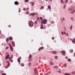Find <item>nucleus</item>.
<instances>
[{
    "instance_id": "9d476101",
    "label": "nucleus",
    "mask_w": 75,
    "mask_h": 75,
    "mask_svg": "<svg viewBox=\"0 0 75 75\" xmlns=\"http://www.w3.org/2000/svg\"><path fill=\"white\" fill-rule=\"evenodd\" d=\"M44 47H40V48L38 49V51H40V50H42V49H44Z\"/></svg>"
},
{
    "instance_id": "c756f323",
    "label": "nucleus",
    "mask_w": 75,
    "mask_h": 75,
    "mask_svg": "<svg viewBox=\"0 0 75 75\" xmlns=\"http://www.w3.org/2000/svg\"><path fill=\"white\" fill-rule=\"evenodd\" d=\"M32 6H33L34 5V2H33L32 3Z\"/></svg>"
},
{
    "instance_id": "338daca9",
    "label": "nucleus",
    "mask_w": 75,
    "mask_h": 75,
    "mask_svg": "<svg viewBox=\"0 0 75 75\" xmlns=\"http://www.w3.org/2000/svg\"><path fill=\"white\" fill-rule=\"evenodd\" d=\"M67 57H66V59H67Z\"/></svg>"
},
{
    "instance_id": "cd10ccee",
    "label": "nucleus",
    "mask_w": 75,
    "mask_h": 75,
    "mask_svg": "<svg viewBox=\"0 0 75 75\" xmlns=\"http://www.w3.org/2000/svg\"><path fill=\"white\" fill-rule=\"evenodd\" d=\"M55 58L56 59H58V56H56L55 57Z\"/></svg>"
},
{
    "instance_id": "49530a36",
    "label": "nucleus",
    "mask_w": 75,
    "mask_h": 75,
    "mask_svg": "<svg viewBox=\"0 0 75 75\" xmlns=\"http://www.w3.org/2000/svg\"><path fill=\"white\" fill-rule=\"evenodd\" d=\"M2 75H6V74L5 73H3L2 74Z\"/></svg>"
},
{
    "instance_id": "de8ad7c7",
    "label": "nucleus",
    "mask_w": 75,
    "mask_h": 75,
    "mask_svg": "<svg viewBox=\"0 0 75 75\" xmlns=\"http://www.w3.org/2000/svg\"><path fill=\"white\" fill-rule=\"evenodd\" d=\"M64 35H65V34H66V33L65 32V31H64Z\"/></svg>"
},
{
    "instance_id": "864d4df0",
    "label": "nucleus",
    "mask_w": 75,
    "mask_h": 75,
    "mask_svg": "<svg viewBox=\"0 0 75 75\" xmlns=\"http://www.w3.org/2000/svg\"><path fill=\"white\" fill-rule=\"evenodd\" d=\"M10 61L11 62H13V60H11Z\"/></svg>"
},
{
    "instance_id": "6e6552de",
    "label": "nucleus",
    "mask_w": 75,
    "mask_h": 75,
    "mask_svg": "<svg viewBox=\"0 0 75 75\" xmlns=\"http://www.w3.org/2000/svg\"><path fill=\"white\" fill-rule=\"evenodd\" d=\"M72 42L73 43V44H75V38L73 39L72 40Z\"/></svg>"
},
{
    "instance_id": "20e7f679",
    "label": "nucleus",
    "mask_w": 75,
    "mask_h": 75,
    "mask_svg": "<svg viewBox=\"0 0 75 75\" xmlns=\"http://www.w3.org/2000/svg\"><path fill=\"white\" fill-rule=\"evenodd\" d=\"M8 45H9V46L10 47V49H11V51H13V47H12V46L11 45V44H8Z\"/></svg>"
},
{
    "instance_id": "37998d69",
    "label": "nucleus",
    "mask_w": 75,
    "mask_h": 75,
    "mask_svg": "<svg viewBox=\"0 0 75 75\" xmlns=\"http://www.w3.org/2000/svg\"><path fill=\"white\" fill-rule=\"evenodd\" d=\"M68 61H71V59H68Z\"/></svg>"
},
{
    "instance_id": "e2e57ef3",
    "label": "nucleus",
    "mask_w": 75,
    "mask_h": 75,
    "mask_svg": "<svg viewBox=\"0 0 75 75\" xmlns=\"http://www.w3.org/2000/svg\"><path fill=\"white\" fill-rule=\"evenodd\" d=\"M67 35H68V33L67 34Z\"/></svg>"
},
{
    "instance_id": "f257e3e1",
    "label": "nucleus",
    "mask_w": 75,
    "mask_h": 75,
    "mask_svg": "<svg viewBox=\"0 0 75 75\" xmlns=\"http://www.w3.org/2000/svg\"><path fill=\"white\" fill-rule=\"evenodd\" d=\"M33 24L34 23L31 21H30L28 23L29 26L31 27H32L33 26Z\"/></svg>"
},
{
    "instance_id": "1a4fd4ad",
    "label": "nucleus",
    "mask_w": 75,
    "mask_h": 75,
    "mask_svg": "<svg viewBox=\"0 0 75 75\" xmlns=\"http://www.w3.org/2000/svg\"><path fill=\"white\" fill-rule=\"evenodd\" d=\"M10 63H8V66L6 67V68H8V67H9L10 66Z\"/></svg>"
},
{
    "instance_id": "5701e85b",
    "label": "nucleus",
    "mask_w": 75,
    "mask_h": 75,
    "mask_svg": "<svg viewBox=\"0 0 75 75\" xmlns=\"http://www.w3.org/2000/svg\"><path fill=\"white\" fill-rule=\"evenodd\" d=\"M64 75H71V74L68 73H65Z\"/></svg>"
},
{
    "instance_id": "a19ab883",
    "label": "nucleus",
    "mask_w": 75,
    "mask_h": 75,
    "mask_svg": "<svg viewBox=\"0 0 75 75\" xmlns=\"http://www.w3.org/2000/svg\"><path fill=\"white\" fill-rule=\"evenodd\" d=\"M51 23H52V24H54V22L53 21H52L51 22Z\"/></svg>"
},
{
    "instance_id": "423d86ee",
    "label": "nucleus",
    "mask_w": 75,
    "mask_h": 75,
    "mask_svg": "<svg viewBox=\"0 0 75 75\" xmlns=\"http://www.w3.org/2000/svg\"><path fill=\"white\" fill-rule=\"evenodd\" d=\"M62 54H63V55H65V54H66L65 52V51L62 50Z\"/></svg>"
},
{
    "instance_id": "dca6fc26",
    "label": "nucleus",
    "mask_w": 75,
    "mask_h": 75,
    "mask_svg": "<svg viewBox=\"0 0 75 75\" xmlns=\"http://www.w3.org/2000/svg\"><path fill=\"white\" fill-rule=\"evenodd\" d=\"M21 67H24V64L23 63H22L21 64Z\"/></svg>"
},
{
    "instance_id": "7c9ffc66",
    "label": "nucleus",
    "mask_w": 75,
    "mask_h": 75,
    "mask_svg": "<svg viewBox=\"0 0 75 75\" xmlns=\"http://www.w3.org/2000/svg\"><path fill=\"white\" fill-rule=\"evenodd\" d=\"M65 7H66V5H64L63 6V8L65 9Z\"/></svg>"
},
{
    "instance_id": "a878e982",
    "label": "nucleus",
    "mask_w": 75,
    "mask_h": 75,
    "mask_svg": "<svg viewBox=\"0 0 75 75\" xmlns=\"http://www.w3.org/2000/svg\"><path fill=\"white\" fill-rule=\"evenodd\" d=\"M71 19L72 20V21H74V18L72 17H71Z\"/></svg>"
},
{
    "instance_id": "f3484780",
    "label": "nucleus",
    "mask_w": 75,
    "mask_h": 75,
    "mask_svg": "<svg viewBox=\"0 0 75 75\" xmlns=\"http://www.w3.org/2000/svg\"><path fill=\"white\" fill-rule=\"evenodd\" d=\"M50 65H54V63L52 62H50Z\"/></svg>"
},
{
    "instance_id": "f03ea898",
    "label": "nucleus",
    "mask_w": 75,
    "mask_h": 75,
    "mask_svg": "<svg viewBox=\"0 0 75 75\" xmlns=\"http://www.w3.org/2000/svg\"><path fill=\"white\" fill-rule=\"evenodd\" d=\"M46 22H47V20L46 19H44L41 21V23H43V24H46Z\"/></svg>"
},
{
    "instance_id": "c85d7f7f",
    "label": "nucleus",
    "mask_w": 75,
    "mask_h": 75,
    "mask_svg": "<svg viewBox=\"0 0 75 75\" xmlns=\"http://www.w3.org/2000/svg\"><path fill=\"white\" fill-rule=\"evenodd\" d=\"M43 25H41V27H40L41 29H42L43 28Z\"/></svg>"
},
{
    "instance_id": "bf43d9fd",
    "label": "nucleus",
    "mask_w": 75,
    "mask_h": 75,
    "mask_svg": "<svg viewBox=\"0 0 75 75\" xmlns=\"http://www.w3.org/2000/svg\"><path fill=\"white\" fill-rule=\"evenodd\" d=\"M62 22H63V20H62Z\"/></svg>"
},
{
    "instance_id": "a211bd4d",
    "label": "nucleus",
    "mask_w": 75,
    "mask_h": 75,
    "mask_svg": "<svg viewBox=\"0 0 75 75\" xmlns=\"http://www.w3.org/2000/svg\"><path fill=\"white\" fill-rule=\"evenodd\" d=\"M67 64L66 63H65L64 64V67H67Z\"/></svg>"
},
{
    "instance_id": "052dcab7",
    "label": "nucleus",
    "mask_w": 75,
    "mask_h": 75,
    "mask_svg": "<svg viewBox=\"0 0 75 75\" xmlns=\"http://www.w3.org/2000/svg\"><path fill=\"white\" fill-rule=\"evenodd\" d=\"M49 11H51V9H50L49 10Z\"/></svg>"
},
{
    "instance_id": "393cba45",
    "label": "nucleus",
    "mask_w": 75,
    "mask_h": 75,
    "mask_svg": "<svg viewBox=\"0 0 75 75\" xmlns=\"http://www.w3.org/2000/svg\"><path fill=\"white\" fill-rule=\"evenodd\" d=\"M9 40H13V38H12L11 37H9Z\"/></svg>"
},
{
    "instance_id": "5fc2aeb1",
    "label": "nucleus",
    "mask_w": 75,
    "mask_h": 75,
    "mask_svg": "<svg viewBox=\"0 0 75 75\" xmlns=\"http://www.w3.org/2000/svg\"><path fill=\"white\" fill-rule=\"evenodd\" d=\"M63 19L64 21H65V18H63Z\"/></svg>"
},
{
    "instance_id": "412c9836",
    "label": "nucleus",
    "mask_w": 75,
    "mask_h": 75,
    "mask_svg": "<svg viewBox=\"0 0 75 75\" xmlns=\"http://www.w3.org/2000/svg\"><path fill=\"white\" fill-rule=\"evenodd\" d=\"M6 42H8V41H9V39L7 38L6 39Z\"/></svg>"
},
{
    "instance_id": "8fccbe9b",
    "label": "nucleus",
    "mask_w": 75,
    "mask_h": 75,
    "mask_svg": "<svg viewBox=\"0 0 75 75\" xmlns=\"http://www.w3.org/2000/svg\"><path fill=\"white\" fill-rule=\"evenodd\" d=\"M28 14V12H26V14Z\"/></svg>"
},
{
    "instance_id": "e433bc0d",
    "label": "nucleus",
    "mask_w": 75,
    "mask_h": 75,
    "mask_svg": "<svg viewBox=\"0 0 75 75\" xmlns=\"http://www.w3.org/2000/svg\"><path fill=\"white\" fill-rule=\"evenodd\" d=\"M65 2L66 3H68V0H65Z\"/></svg>"
},
{
    "instance_id": "473e14b6",
    "label": "nucleus",
    "mask_w": 75,
    "mask_h": 75,
    "mask_svg": "<svg viewBox=\"0 0 75 75\" xmlns=\"http://www.w3.org/2000/svg\"><path fill=\"white\" fill-rule=\"evenodd\" d=\"M40 20H42L43 19V18L41 17H40Z\"/></svg>"
},
{
    "instance_id": "9b49d317",
    "label": "nucleus",
    "mask_w": 75,
    "mask_h": 75,
    "mask_svg": "<svg viewBox=\"0 0 75 75\" xmlns=\"http://www.w3.org/2000/svg\"><path fill=\"white\" fill-rule=\"evenodd\" d=\"M12 43L13 47H14L15 45V43H14V42L12 41Z\"/></svg>"
},
{
    "instance_id": "c03bdc74",
    "label": "nucleus",
    "mask_w": 75,
    "mask_h": 75,
    "mask_svg": "<svg viewBox=\"0 0 75 75\" xmlns=\"http://www.w3.org/2000/svg\"><path fill=\"white\" fill-rule=\"evenodd\" d=\"M11 58H13V55H11Z\"/></svg>"
},
{
    "instance_id": "a18cd8bd",
    "label": "nucleus",
    "mask_w": 75,
    "mask_h": 75,
    "mask_svg": "<svg viewBox=\"0 0 75 75\" xmlns=\"http://www.w3.org/2000/svg\"><path fill=\"white\" fill-rule=\"evenodd\" d=\"M8 59H9V60H10V61H11V59H12V58H11V57H10V58H8Z\"/></svg>"
},
{
    "instance_id": "3c124183",
    "label": "nucleus",
    "mask_w": 75,
    "mask_h": 75,
    "mask_svg": "<svg viewBox=\"0 0 75 75\" xmlns=\"http://www.w3.org/2000/svg\"><path fill=\"white\" fill-rule=\"evenodd\" d=\"M61 33H62V35H64V33L62 32Z\"/></svg>"
},
{
    "instance_id": "0e129e2a",
    "label": "nucleus",
    "mask_w": 75,
    "mask_h": 75,
    "mask_svg": "<svg viewBox=\"0 0 75 75\" xmlns=\"http://www.w3.org/2000/svg\"><path fill=\"white\" fill-rule=\"evenodd\" d=\"M6 62H9V61H7Z\"/></svg>"
},
{
    "instance_id": "aec40b11",
    "label": "nucleus",
    "mask_w": 75,
    "mask_h": 75,
    "mask_svg": "<svg viewBox=\"0 0 75 75\" xmlns=\"http://www.w3.org/2000/svg\"><path fill=\"white\" fill-rule=\"evenodd\" d=\"M50 73H51V71H50L48 73H47L45 74V75H48V74H50Z\"/></svg>"
},
{
    "instance_id": "58836bf2",
    "label": "nucleus",
    "mask_w": 75,
    "mask_h": 75,
    "mask_svg": "<svg viewBox=\"0 0 75 75\" xmlns=\"http://www.w3.org/2000/svg\"><path fill=\"white\" fill-rule=\"evenodd\" d=\"M74 12H75V11L74 10L73 11L71 12V13H74Z\"/></svg>"
},
{
    "instance_id": "2eb2a0df",
    "label": "nucleus",
    "mask_w": 75,
    "mask_h": 75,
    "mask_svg": "<svg viewBox=\"0 0 75 75\" xmlns=\"http://www.w3.org/2000/svg\"><path fill=\"white\" fill-rule=\"evenodd\" d=\"M73 51H73V50H70V53H72V52H73Z\"/></svg>"
},
{
    "instance_id": "4d7b16f0",
    "label": "nucleus",
    "mask_w": 75,
    "mask_h": 75,
    "mask_svg": "<svg viewBox=\"0 0 75 75\" xmlns=\"http://www.w3.org/2000/svg\"><path fill=\"white\" fill-rule=\"evenodd\" d=\"M8 27H11V25H9Z\"/></svg>"
},
{
    "instance_id": "72a5a7b5",
    "label": "nucleus",
    "mask_w": 75,
    "mask_h": 75,
    "mask_svg": "<svg viewBox=\"0 0 75 75\" xmlns=\"http://www.w3.org/2000/svg\"><path fill=\"white\" fill-rule=\"evenodd\" d=\"M37 20H38V21L39 20V19H40V18H39V17H37Z\"/></svg>"
},
{
    "instance_id": "f8f14e48",
    "label": "nucleus",
    "mask_w": 75,
    "mask_h": 75,
    "mask_svg": "<svg viewBox=\"0 0 75 75\" xmlns=\"http://www.w3.org/2000/svg\"><path fill=\"white\" fill-rule=\"evenodd\" d=\"M15 4L16 5H17V4H18V2L17 1H15Z\"/></svg>"
},
{
    "instance_id": "f704fd0d",
    "label": "nucleus",
    "mask_w": 75,
    "mask_h": 75,
    "mask_svg": "<svg viewBox=\"0 0 75 75\" xmlns=\"http://www.w3.org/2000/svg\"><path fill=\"white\" fill-rule=\"evenodd\" d=\"M18 9H19L18 13H20V12H21V10L20 9V8H19Z\"/></svg>"
},
{
    "instance_id": "69168bd1",
    "label": "nucleus",
    "mask_w": 75,
    "mask_h": 75,
    "mask_svg": "<svg viewBox=\"0 0 75 75\" xmlns=\"http://www.w3.org/2000/svg\"><path fill=\"white\" fill-rule=\"evenodd\" d=\"M1 30H0V34H1Z\"/></svg>"
},
{
    "instance_id": "2f4dec72",
    "label": "nucleus",
    "mask_w": 75,
    "mask_h": 75,
    "mask_svg": "<svg viewBox=\"0 0 75 75\" xmlns=\"http://www.w3.org/2000/svg\"><path fill=\"white\" fill-rule=\"evenodd\" d=\"M29 1V0H25V1L26 3L27 2H28Z\"/></svg>"
},
{
    "instance_id": "b1692460",
    "label": "nucleus",
    "mask_w": 75,
    "mask_h": 75,
    "mask_svg": "<svg viewBox=\"0 0 75 75\" xmlns=\"http://www.w3.org/2000/svg\"><path fill=\"white\" fill-rule=\"evenodd\" d=\"M47 7L49 9H51V8L50 5L48 6Z\"/></svg>"
},
{
    "instance_id": "680f3d73",
    "label": "nucleus",
    "mask_w": 75,
    "mask_h": 75,
    "mask_svg": "<svg viewBox=\"0 0 75 75\" xmlns=\"http://www.w3.org/2000/svg\"><path fill=\"white\" fill-rule=\"evenodd\" d=\"M7 48H8V47H7L6 48V49H7Z\"/></svg>"
},
{
    "instance_id": "4468645a",
    "label": "nucleus",
    "mask_w": 75,
    "mask_h": 75,
    "mask_svg": "<svg viewBox=\"0 0 75 75\" xmlns=\"http://www.w3.org/2000/svg\"><path fill=\"white\" fill-rule=\"evenodd\" d=\"M52 54H57V52H56L55 51H53Z\"/></svg>"
},
{
    "instance_id": "6e6d98bb",
    "label": "nucleus",
    "mask_w": 75,
    "mask_h": 75,
    "mask_svg": "<svg viewBox=\"0 0 75 75\" xmlns=\"http://www.w3.org/2000/svg\"><path fill=\"white\" fill-rule=\"evenodd\" d=\"M52 40H54V38L53 37L52 38Z\"/></svg>"
},
{
    "instance_id": "09e8293b",
    "label": "nucleus",
    "mask_w": 75,
    "mask_h": 75,
    "mask_svg": "<svg viewBox=\"0 0 75 75\" xmlns=\"http://www.w3.org/2000/svg\"><path fill=\"white\" fill-rule=\"evenodd\" d=\"M58 72H59V73H61V71L60 70L58 71Z\"/></svg>"
},
{
    "instance_id": "774afa93",
    "label": "nucleus",
    "mask_w": 75,
    "mask_h": 75,
    "mask_svg": "<svg viewBox=\"0 0 75 75\" xmlns=\"http://www.w3.org/2000/svg\"><path fill=\"white\" fill-rule=\"evenodd\" d=\"M19 58H20V59H21V57H20Z\"/></svg>"
},
{
    "instance_id": "39448f33",
    "label": "nucleus",
    "mask_w": 75,
    "mask_h": 75,
    "mask_svg": "<svg viewBox=\"0 0 75 75\" xmlns=\"http://www.w3.org/2000/svg\"><path fill=\"white\" fill-rule=\"evenodd\" d=\"M30 16H33L34 17L35 15H36V13H31V14H30Z\"/></svg>"
},
{
    "instance_id": "ea45409f",
    "label": "nucleus",
    "mask_w": 75,
    "mask_h": 75,
    "mask_svg": "<svg viewBox=\"0 0 75 75\" xmlns=\"http://www.w3.org/2000/svg\"><path fill=\"white\" fill-rule=\"evenodd\" d=\"M31 57V54H30L29 57V58H30Z\"/></svg>"
},
{
    "instance_id": "bb28decb",
    "label": "nucleus",
    "mask_w": 75,
    "mask_h": 75,
    "mask_svg": "<svg viewBox=\"0 0 75 75\" xmlns=\"http://www.w3.org/2000/svg\"><path fill=\"white\" fill-rule=\"evenodd\" d=\"M40 10H42V9H43V8H44V6H41L40 7Z\"/></svg>"
},
{
    "instance_id": "7ed1b4c3",
    "label": "nucleus",
    "mask_w": 75,
    "mask_h": 75,
    "mask_svg": "<svg viewBox=\"0 0 75 75\" xmlns=\"http://www.w3.org/2000/svg\"><path fill=\"white\" fill-rule=\"evenodd\" d=\"M74 8V6L71 7H70V8H69V11H72V10H73Z\"/></svg>"
},
{
    "instance_id": "4c0bfd02",
    "label": "nucleus",
    "mask_w": 75,
    "mask_h": 75,
    "mask_svg": "<svg viewBox=\"0 0 75 75\" xmlns=\"http://www.w3.org/2000/svg\"><path fill=\"white\" fill-rule=\"evenodd\" d=\"M61 2L62 3H63V4H64V2L62 0H61Z\"/></svg>"
},
{
    "instance_id": "79ce46f5",
    "label": "nucleus",
    "mask_w": 75,
    "mask_h": 75,
    "mask_svg": "<svg viewBox=\"0 0 75 75\" xmlns=\"http://www.w3.org/2000/svg\"><path fill=\"white\" fill-rule=\"evenodd\" d=\"M37 21H35V24H37Z\"/></svg>"
},
{
    "instance_id": "0eeeda50",
    "label": "nucleus",
    "mask_w": 75,
    "mask_h": 75,
    "mask_svg": "<svg viewBox=\"0 0 75 75\" xmlns=\"http://www.w3.org/2000/svg\"><path fill=\"white\" fill-rule=\"evenodd\" d=\"M53 68H54L55 69H58V67L57 66H56L53 67Z\"/></svg>"
},
{
    "instance_id": "6ab92c4d",
    "label": "nucleus",
    "mask_w": 75,
    "mask_h": 75,
    "mask_svg": "<svg viewBox=\"0 0 75 75\" xmlns=\"http://www.w3.org/2000/svg\"><path fill=\"white\" fill-rule=\"evenodd\" d=\"M20 59L18 58V62H19V63L20 64Z\"/></svg>"
},
{
    "instance_id": "13d9d810",
    "label": "nucleus",
    "mask_w": 75,
    "mask_h": 75,
    "mask_svg": "<svg viewBox=\"0 0 75 75\" xmlns=\"http://www.w3.org/2000/svg\"><path fill=\"white\" fill-rule=\"evenodd\" d=\"M39 59H41V57H39Z\"/></svg>"
},
{
    "instance_id": "ddd939ff",
    "label": "nucleus",
    "mask_w": 75,
    "mask_h": 75,
    "mask_svg": "<svg viewBox=\"0 0 75 75\" xmlns=\"http://www.w3.org/2000/svg\"><path fill=\"white\" fill-rule=\"evenodd\" d=\"M10 56V55L9 54L8 55L6 56V59H8Z\"/></svg>"
},
{
    "instance_id": "c9c22d12",
    "label": "nucleus",
    "mask_w": 75,
    "mask_h": 75,
    "mask_svg": "<svg viewBox=\"0 0 75 75\" xmlns=\"http://www.w3.org/2000/svg\"><path fill=\"white\" fill-rule=\"evenodd\" d=\"M72 25H71L70 26V29L71 30H72Z\"/></svg>"
},
{
    "instance_id": "603ef678",
    "label": "nucleus",
    "mask_w": 75,
    "mask_h": 75,
    "mask_svg": "<svg viewBox=\"0 0 75 75\" xmlns=\"http://www.w3.org/2000/svg\"><path fill=\"white\" fill-rule=\"evenodd\" d=\"M23 10H25V8H23Z\"/></svg>"
},
{
    "instance_id": "4be33fe9",
    "label": "nucleus",
    "mask_w": 75,
    "mask_h": 75,
    "mask_svg": "<svg viewBox=\"0 0 75 75\" xmlns=\"http://www.w3.org/2000/svg\"><path fill=\"white\" fill-rule=\"evenodd\" d=\"M71 74H72L73 75H75V71H72L71 72Z\"/></svg>"
}]
</instances>
